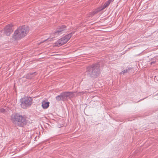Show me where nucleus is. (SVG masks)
Wrapping results in <instances>:
<instances>
[{"label": "nucleus", "mask_w": 158, "mask_h": 158, "mask_svg": "<svg viewBox=\"0 0 158 158\" xmlns=\"http://www.w3.org/2000/svg\"><path fill=\"white\" fill-rule=\"evenodd\" d=\"M29 31V27L27 26L24 25L19 27L15 31L13 38L16 40H20L26 36Z\"/></svg>", "instance_id": "obj_1"}, {"label": "nucleus", "mask_w": 158, "mask_h": 158, "mask_svg": "<svg viewBox=\"0 0 158 158\" xmlns=\"http://www.w3.org/2000/svg\"><path fill=\"white\" fill-rule=\"evenodd\" d=\"M11 120L13 123L17 124L18 126L20 127H23L27 123L26 118L18 114L12 115Z\"/></svg>", "instance_id": "obj_2"}, {"label": "nucleus", "mask_w": 158, "mask_h": 158, "mask_svg": "<svg viewBox=\"0 0 158 158\" xmlns=\"http://www.w3.org/2000/svg\"><path fill=\"white\" fill-rule=\"evenodd\" d=\"M72 35V33L69 34L59 40L55 43V46H60L66 44L70 39Z\"/></svg>", "instance_id": "obj_3"}, {"label": "nucleus", "mask_w": 158, "mask_h": 158, "mask_svg": "<svg viewBox=\"0 0 158 158\" xmlns=\"http://www.w3.org/2000/svg\"><path fill=\"white\" fill-rule=\"evenodd\" d=\"M32 100L30 97L22 98L21 99V106L23 108H26L32 104Z\"/></svg>", "instance_id": "obj_4"}, {"label": "nucleus", "mask_w": 158, "mask_h": 158, "mask_svg": "<svg viewBox=\"0 0 158 158\" xmlns=\"http://www.w3.org/2000/svg\"><path fill=\"white\" fill-rule=\"evenodd\" d=\"M66 26L62 25L58 27L56 29V31L53 33L54 37H57L58 35L61 34L62 32L65 29Z\"/></svg>", "instance_id": "obj_5"}, {"label": "nucleus", "mask_w": 158, "mask_h": 158, "mask_svg": "<svg viewBox=\"0 0 158 158\" xmlns=\"http://www.w3.org/2000/svg\"><path fill=\"white\" fill-rule=\"evenodd\" d=\"M74 94L72 92H64L61 94V95L57 97L56 99L58 100H60V98H64L65 97H69L70 98H72L74 97Z\"/></svg>", "instance_id": "obj_6"}, {"label": "nucleus", "mask_w": 158, "mask_h": 158, "mask_svg": "<svg viewBox=\"0 0 158 158\" xmlns=\"http://www.w3.org/2000/svg\"><path fill=\"white\" fill-rule=\"evenodd\" d=\"M111 2V0H109L107 2H106L105 4H104V7L103 8H101V7H99L97 9H96L95 11L94 12V14H95L99 11L103 10L105 8H106L107 6H108V5L110 4V2Z\"/></svg>", "instance_id": "obj_7"}, {"label": "nucleus", "mask_w": 158, "mask_h": 158, "mask_svg": "<svg viewBox=\"0 0 158 158\" xmlns=\"http://www.w3.org/2000/svg\"><path fill=\"white\" fill-rule=\"evenodd\" d=\"M5 31L7 35H9L12 32V27L10 25L6 26L5 28Z\"/></svg>", "instance_id": "obj_8"}, {"label": "nucleus", "mask_w": 158, "mask_h": 158, "mask_svg": "<svg viewBox=\"0 0 158 158\" xmlns=\"http://www.w3.org/2000/svg\"><path fill=\"white\" fill-rule=\"evenodd\" d=\"M49 102H46L44 101L42 103V106L44 109L47 108L49 106Z\"/></svg>", "instance_id": "obj_9"}, {"label": "nucleus", "mask_w": 158, "mask_h": 158, "mask_svg": "<svg viewBox=\"0 0 158 158\" xmlns=\"http://www.w3.org/2000/svg\"><path fill=\"white\" fill-rule=\"evenodd\" d=\"M5 111V110L2 108H1L0 109V112L3 113Z\"/></svg>", "instance_id": "obj_10"}, {"label": "nucleus", "mask_w": 158, "mask_h": 158, "mask_svg": "<svg viewBox=\"0 0 158 158\" xmlns=\"http://www.w3.org/2000/svg\"><path fill=\"white\" fill-rule=\"evenodd\" d=\"M127 70L126 69V70H124L122 71L121 73L122 74V73L124 74V73H127Z\"/></svg>", "instance_id": "obj_11"}]
</instances>
